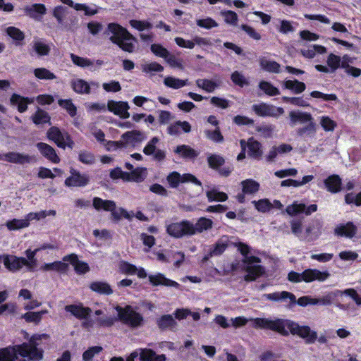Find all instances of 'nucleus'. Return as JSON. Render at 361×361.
<instances>
[{"label": "nucleus", "mask_w": 361, "mask_h": 361, "mask_svg": "<svg viewBox=\"0 0 361 361\" xmlns=\"http://www.w3.org/2000/svg\"><path fill=\"white\" fill-rule=\"evenodd\" d=\"M255 326L261 329L271 330L281 336H288L289 333L304 338L307 344L314 343L317 338L316 331L311 330L308 326H300L298 323L283 319H269L267 318H256Z\"/></svg>", "instance_id": "1"}, {"label": "nucleus", "mask_w": 361, "mask_h": 361, "mask_svg": "<svg viewBox=\"0 0 361 361\" xmlns=\"http://www.w3.org/2000/svg\"><path fill=\"white\" fill-rule=\"evenodd\" d=\"M49 338V336L47 334H35L27 343L0 348V361H27L25 359H19L18 355L28 357L31 361H40L43 358L44 350L39 348V341Z\"/></svg>", "instance_id": "2"}, {"label": "nucleus", "mask_w": 361, "mask_h": 361, "mask_svg": "<svg viewBox=\"0 0 361 361\" xmlns=\"http://www.w3.org/2000/svg\"><path fill=\"white\" fill-rule=\"evenodd\" d=\"M112 34L109 37L110 41L118 46L120 49L128 53L135 51V44L132 42H137V39L128 30L116 23H111L107 25L104 35Z\"/></svg>", "instance_id": "3"}, {"label": "nucleus", "mask_w": 361, "mask_h": 361, "mask_svg": "<svg viewBox=\"0 0 361 361\" xmlns=\"http://www.w3.org/2000/svg\"><path fill=\"white\" fill-rule=\"evenodd\" d=\"M263 298L274 302L286 301L288 300L289 306H293L295 304H298L299 306L305 307L307 305H310V296H302L297 300L295 295L293 293L286 290L281 292L266 293L264 294Z\"/></svg>", "instance_id": "4"}, {"label": "nucleus", "mask_w": 361, "mask_h": 361, "mask_svg": "<svg viewBox=\"0 0 361 361\" xmlns=\"http://www.w3.org/2000/svg\"><path fill=\"white\" fill-rule=\"evenodd\" d=\"M116 310L118 312V319L131 327L139 326L143 321L142 316L134 311L130 305H126L124 307L118 305Z\"/></svg>", "instance_id": "5"}, {"label": "nucleus", "mask_w": 361, "mask_h": 361, "mask_svg": "<svg viewBox=\"0 0 361 361\" xmlns=\"http://www.w3.org/2000/svg\"><path fill=\"white\" fill-rule=\"evenodd\" d=\"M166 233L174 238H181L184 236H192L194 232L192 223L188 220L171 223L166 226Z\"/></svg>", "instance_id": "6"}, {"label": "nucleus", "mask_w": 361, "mask_h": 361, "mask_svg": "<svg viewBox=\"0 0 361 361\" xmlns=\"http://www.w3.org/2000/svg\"><path fill=\"white\" fill-rule=\"evenodd\" d=\"M70 174L64 181V184L67 187L83 188L87 185L90 181L87 174L82 173L73 168H71Z\"/></svg>", "instance_id": "7"}, {"label": "nucleus", "mask_w": 361, "mask_h": 361, "mask_svg": "<svg viewBox=\"0 0 361 361\" xmlns=\"http://www.w3.org/2000/svg\"><path fill=\"white\" fill-rule=\"evenodd\" d=\"M252 109L255 114L262 117L270 116L277 118L284 113L282 107H276L264 102L252 105Z\"/></svg>", "instance_id": "8"}, {"label": "nucleus", "mask_w": 361, "mask_h": 361, "mask_svg": "<svg viewBox=\"0 0 361 361\" xmlns=\"http://www.w3.org/2000/svg\"><path fill=\"white\" fill-rule=\"evenodd\" d=\"M207 163L210 169L217 171L219 174L223 177H228L232 172L231 167L226 166L221 168L225 164V159L216 154H211L207 157Z\"/></svg>", "instance_id": "9"}, {"label": "nucleus", "mask_w": 361, "mask_h": 361, "mask_svg": "<svg viewBox=\"0 0 361 361\" xmlns=\"http://www.w3.org/2000/svg\"><path fill=\"white\" fill-rule=\"evenodd\" d=\"M0 160L21 165L37 161V159L35 156H30L16 152L0 154Z\"/></svg>", "instance_id": "10"}, {"label": "nucleus", "mask_w": 361, "mask_h": 361, "mask_svg": "<svg viewBox=\"0 0 361 361\" xmlns=\"http://www.w3.org/2000/svg\"><path fill=\"white\" fill-rule=\"evenodd\" d=\"M129 109L130 106L127 102L109 100L107 102V110L122 119L130 117Z\"/></svg>", "instance_id": "11"}, {"label": "nucleus", "mask_w": 361, "mask_h": 361, "mask_svg": "<svg viewBox=\"0 0 361 361\" xmlns=\"http://www.w3.org/2000/svg\"><path fill=\"white\" fill-rule=\"evenodd\" d=\"M2 259L5 267L11 272L19 271L27 263L26 258L11 255H3Z\"/></svg>", "instance_id": "12"}, {"label": "nucleus", "mask_w": 361, "mask_h": 361, "mask_svg": "<svg viewBox=\"0 0 361 361\" xmlns=\"http://www.w3.org/2000/svg\"><path fill=\"white\" fill-rule=\"evenodd\" d=\"M64 309L67 312H70L80 320L90 318L92 313V309L89 307H85L81 302L66 305Z\"/></svg>", "instance_id": "13"}, {"label": "nucleus", "mask_w": 361, "mask_h": 361, "mask_svg": "<svg viewBox=\"0 0 361 361\" xmlns=\"http://www.w3.org/2000/svg\"><path fill=\"white\" fill-rule=\"evenodd\" d=\"M63 262H68L73 266L76 274H85L90 271V267L87 262L79 260L78 257L75 253H71L63 257Z\"/></svg>", "instance_id": "14"}, {"label": "nucleus", "mask_w": 361, "mask_h": 361, "mask_svg": "<svg viewBox=\"0 0 361 361\" xmlns=\"http://www.w3.org/2000/svg\"><path fill=\"white\" fill-rule=\"evenodd\" d=\"M357 232V227L352 221L339 224L334 228V234L338 237L353 238Z\"/></svg>", "instance_id": "15"}, {"label": "nucleus", "mask_w": 361, "mask_h": 361, "mask_svg": "<svg viewBox=\"0 0 361 361\" xmlns=\"http://www.w3.org/2000/svg\"><path fill=\"white\" fill-rule=\"evenodd\" d=\"M148 278L149 283L153 286H164L176 288H180V284L178 282L166 278L164 274L161 273H157L154 275H149Z\"/></svg>", "instance_id": "16"}, {"label": "nucleus", "mask_w": 361, "mask_h": 361, "mask_svg": "<svg viewBox=\"0 0 361 361\" xmlns=\"http://www.w3.org/2000/svg\"><path fill=\"white\" fill-rule=\"evenodd\" d=\"M246 148H247V155L249 157L259 160L262 159L263 151L262 144L254 137H250L246 142Z\"/></svg>", "instance_id": "17"}, {"label": "nucleus", "mask_w": 361, "mask_h": 361, "mask_svg": "<svg viewBox=\"0 0 361 361\" xmlns=\"http://www.w3.org/2000/svg\"><path fill=\"white\" fill-rule=\"evenodd\" d=\"M36 146L41 154L47 159L54 164L60 162V158L54 147L45 142H38Z\"/></svg>", "instance_id": "18"}, {"label": "nucleus", "mask_w": 361, "mask_h": 361, "mask_svg": "<svg viewBox=\"0 0 361 361\" xmlns=\"http://www.w3.org/2000/svg\"><path fill=\"white\" fill-rule=\"evenodd\" d=\"M47 138L53 141L59 147L65 149L66 143L65 141L66 134L63 135L59 128L51 126L47 133Z\"/></svg>", "instance_id": "19"}, {"label": "nucleus", "mask_w": 361, "mask_h": 361, "mask_svg": "<svg viewBox=\"0 0 361 361\" xmlns=\"http://www.w3.org/2000/svg\"><path fill=\"white\" fill-rule=\"evenodd\" d=\"M10 102L11 105L17 106L20 113H23L27 111V105L33 102V99L13 93L10 98Z\"/></svg>", "instance_id": "20"}, {"label": "nucleus", "mask_w": 361, "mask_h": 361, "mask_svg": "<svg viewBox=\"0 0 361 361\" xmlns=\"http://www.w3.org/2000/svg\"><path fill=\"white\" fill-rule=\"evenodd\" d=\"M326 190L331 193H337L341 190L342 180L338 175L333 174L324 180Z\"/></svg>", "instance_id": "21"}, {"label": "nucleus", "mask_w": 361, "mask_h": 361, "mask_svg": "<svg viewBox=\"0 0 361 361\" xmlns=\"http://www.w3.org/2000/svg\"><path fill=\"white\" fill-rule=\"evenodd\" d=\"M247 274L244 276V280L247 282L254 281L259 276H262L265 269L262 265H247L245 268Z\"/></svg>", "instance_id": "22"}, {"label": "nucleus", "mask_w": 361, "mask_h": 361, "mask_svg": "<svg viewBox=\"0 0 361 361\" xmlns=\"http://www.w3.org/2000/svg\"><path fill=\"white\" fill-rule=\"evenodd\" d=\"M92 206L97 210L109 212L116 209V205L114 201L103 200L101 197H94L92 200Z\"/></svg>", "instance_id": "23"}, {"label": "nucleus", "mask_w": 361, "mask_h": 361, "mask_svg": "<svg viewBox=\"0 0 361 361\" xmlns=\"http://www.w3.org/2000/svg\"><path fill=\"white\" fill-rule=\"evenodd\" d=\"M91 290L104 295H110L113 293L111 286L105 281H93L89 285Z\"/></svg>", "instance_id": "24"}, {"label": "nucleus", "mask_w": 361, "mask_h": 361, "mask_svg": "<svg viewBox=\"0 0 361 361\" xmlns=\"http://www.w3.org/2000/svg\"><path fill=\"white\" fill-rule=\"evenodd\" d=\"M180 129L188 133L191 130V126L188 121H178L167 128V132L171 135H176L180 133Z\"/></svg>", "instance_id": "25"}, {"label": "nucleus", "mask_w": 361, "mask_h": 361, "mask_svg": "<svg viewBox=\"0 0 361 361\" xmlns=\"http://www.w3.org/2000/svg\"><path fill=\"white\" fill-rule=\"evenodd\" d=\"M68 267V264L62 260L55 261L51 263H45L41 266L40 270L43 271H56L59 273H66Z\"/></svg>", "instance_id": "26"}, {"label": "nucleus", "mask_w": 361, "mask_h": 361, "mask_svg": "<svg viewBox=\"0 0 361 361\" xmlns=\"http://www.w3.org/2000/svg\"><path fill=\"white\" fill-rule=\"evenodd\" d=\"M73 90L80 94H90L91 88L89 83L83 79H73L71 82Z\"/></svg>", "instance_id": "27"}, {"label": "nucleus", "mask_w": 361, "mask_h": 361, "mask_svg": "<svg viewBox=\"0 0 361 361\" xmlns=\"http://www.w3.org/2000/svg\"><path fill=\"white\" fill-rule=\"evenodd\" d=\"M26 15L33 19H37L38 15H44L47 13V8L43 4H33L31 6H27L24 8Z\"/></svg>", "instance_id": "28"}, {"label": "nucleus", "mask_w": 361, "mask_h": 361, "mask_svg": "<svg viewBox=\"0 0 361 361\" xmlns=\"http://www.w3.org/2000/svg\"><path fill=\"white\" fill-rule=\"evenodd\" d=\"M213 226V221L212 219L206 217H200L197 219L195 224H192L194 232L192 235L196 233H201L205 231L211 229Z\"/></svg>", "instance_id": "29"}, {"label": "nucleus", "mask_w": 361, "mask_h": 361, "mask_svg": "<svg viewBox=\"0 0 361 361\" xmlns=\"http://www.w3.org/2000/svg\"><path fill=\"white\" fill-rule=\"evenodd\" d=\"M240 185L242 186V192L247 195H253L257 192L260 188L259 183L252 178L243 180Z\"/></svg>", "instance_id": "30"}, {"label": "nucleus", "mask_w": 361, "mask_h": 361, "mask_svg": "<svg viewBox=\"0 0 361 361\" xmlns=\"http://www.w3.org/2000/svg\"><path fill=\"white\" fill-rule=\"evenodd\" d=\"M174 152L180 155L184 159H194L199 155V153L196 150L186 145L177 146Z\"/></svg>", "instance_id": "31"}, {"label": "nucleus", "mask_w": 361, "mask_h": 361, "mask_svg": "<svg viewBox=\"0 0 361 361\" xmlns=\"http://www.w3.org/2000/svg\"><path fill=\"white\" fill-rule=\"evenodd\" d=\"M259 65L262 69L269 73H281V65L275 61H269L265 57L259 59Z\"/></svg>", "instance_id": "32"}, {"label": "nucleus", "mask_w": 361, "mask_h": 361, "mask_svg": "<svg viewBox=\"0 0 361 361\" xmlns=\"http://www.w3.org/2000/svg\"><path fill=\"white\" fill-rule=\"evenodd\" d=\"M47 313V310H42L39 312H31L29 310L27 312L22 314L21 318L24 319L27 323H35V324H39L42 321V316Z\"/></svg>", "instance_id": "33"}, {"label": "nucleus", "mask_w": 361, "mask_h": 361, "mask_svg": "<svg viewBox=\"0 0 361 361\" xmlns=\"http://www.w3.org/2000/svg\"><path fill=\"white\" fill-rule=\"evenodd\" d=\"M157 324L161 331H165L175 327L176 322L171 315L164 314L157 319Z\"/></svg>", "instance_id": "34"}, {"label": "nucleus", "mask_w": 361, "mask_h": 361, "mask_svg": "<svg viewBox=\"0 0 361 361\" xmlns=\"http://www.w3.org/2000/svg\"><path fill=\"white\" fill-rule=\"evenodd\" d=\"M290 119L292 125L295 124L297 122L307 123L313 120V118L310 113L302 112V111H292L289 113Z\"/></svg>", "instance_id": "35"}, {"label": "nucleus", "mask_w": 361, "mask_h": 361, "mask_svg": "<svg viewBox=\"0 0 361 361\" xmlns=\"http://www.w3.org/2000/svg\"><path fill=\"white\" fill-rule=\"evenodd\" d=\"M283 87L285 89L290 90L295 94H300L306 89V85L298 80H288L283 82Z\"/></svg>", "instance_id": "36"}, {"label": "nucleus", "mask_w": 361, "mask_h": 361, "mask_svg": "<svg viewBox=\"0 0 361 361\" xmlns=\"http://www.w3.org/2000/svg\"><path fill=\"white\" fill-rule=\"evenodd\" d=\"M32 122L35 125L49 123L51 125V117L49 114L41 109H37L35 113L31 116Z\"/></svg>", "instance_id": "37"}, {"label": "nucleus", "mask_w": 361, "mask_h": 361, "mask_svg": "<svg viewBox=\"0 0 361 361\" xmlns=\"http://www.w3.org/2000/svg\"><path fill=\"white\" fill-rule=\"evenodd\" d=\"M206 196L207 197L208 202H225L228 200V196L224 192H220L215 188H213L210 190H207L206 192Z\"/></svg>", "instance_id": "38"}, {"label": "nucleus", "mask_w": 361, "mask_h": 361, "mask_svg": "<svg viewBox=\"0 0 361 361\" xmlns=\"http://www.w3.org/2000/svg\"><path fill=\"white\" fill-rule=\"evenodd\" d=\"M6 34L12 38L16 42V45H21L25 39V34L19 28L11 26L6 28Z\"/></svg>", "instance_id": "39"}, {"label": "nucleus", "mask_w": 361, "mask_h": 361, "mask_svg": "<svg viewBox=\"0 0 361 361\" xmlns=\"http://www.w3.org/2000/svg\"><path fill=\"white\" fill-rule=\"evenodd\" d=\"M58 104L61 108L66 110L71 117H74L77 114V107L73 104L72 99H59L58 100Z\"/></svg>", "instance_id": "40"}, {"label": "nucleus", "mask_w": 361, "mask_h": 361, "mask_svg": "<svg viewBox=\"0 0 361 361\" xmlns=\"http://www.w3.org/2000/svg\"><path fill=\"white\" fill-rule=\"evenodd\" d=\"M326 52V47L322 45H319V44L313 45L311 49L301 50V54L304 57H305L307 59H313L315 56L316 53L322 54Z\"/></svg>", "instance_id": "41"}, {"label": "nucleus", "mask_w": 361, "mask_h": 361, "mask_svg": "<svg viewBox=\"0 0 361 361\" xmlns=\"http://www.w3.org/2000/svg\"><path fill=\"white\" fill-rule=\"evenodd\" d=\"M121 137L126 142H140L145 139L143 133L139 130L127 131L124 133Z\"/></svg>", "instance_id": "42"}, {"label": "nucleus", "mask_w": 361, "mask_h": 361, "mask_svg": "<svg viewBox=\"0 0 361 361\" xmlns=\"http://www.w3.org/2000/svg\"><path fill=\"white\" fill-rule=\"evenodd\" d=\"M70 57L73 63L80 68H87L93 66L94 64V61L91 59L86 57L79 56L73 53L70 54Z\"/></svg>", "instance_id": "43"}, {"label": "nucleus", "mask_w": 361, "mask_h": 361, "mask_svg": "<svg viewBox=\"0 0 361 361\" xmlns=\"http://www.w3.org/2000/svg\"><path fill=\"white\" fill-rule=\"evenodd\" d=\"M188 80H181L171 76L165 78L164 84L172 89H179L187 85Z\"/></svg>", "instance_id": "44"}, {"label": "nucleus", "mask_w": 361, "mask_h": 361, "mask_svg": "<svg viewBox=\"0 0 361 361\" xmlns=\"http://www.w3.org/2000/svg\"><path fill=\"white\" fill-rule=\"evenodd\" d=\"M195 82L199 88L204 90L207 92H213L218 87L217 83L209 79H197Z\"/></svg>", "instance_id": "45"}, {"label": "nucleus", "mask_w": 361, "mask_h": 361, "mask_svg": "<svg viewBox=\"0 0 361 361\" xmlns=\"http://www.w3.org/2000/svg\"><path fill=\"white\" fill-rule=\"evenodd\" d=\"M30 225L27 220L13 219L12 220L7 221L6 226L9 231H16L21 228H27Z\"/></svg>", "instance_id": "46"}, {"label": "nucleus", "mask_w": 361, "mask_h": 361, "mask_svg": "<svg viewBox=\"0 0 361 361\" xmlns=\"http://www.w3.org/2000/svg\"><path fill=\"white\" fill-rule=\"evenodd\" d=\"M78 159L80 162L86 165H92L96 161L94 154L87 150H80L78 152Z\"/></svg>", "instance_id": "47"}, {"label": "nucleus", "mask_w": 361, "mask_h": 361, "mask_svg": "<svg viewBox=\"0 0 361 361\" xmlns=\"http://www.w3.org/2000/svg\"><path fill=\"white\" fill-rule=\"evenodd\" d=\"M259 87L269 96H276L280 94L279 90L267 81H261Z\"/></svg>", "instance_id": "48"}, {"label": "nucleus", "mask_w": 361, "mask_h": 361, "mask_svg": "<svg viewBox=\"0 0 361 361\" xmlns=\"http://www.w3.org/2000/svg\"><path fill=\"white\" fill-rule=\"evenodd\" d=\"M137 267L127 261H121L119 263V271L126 275H135Z\"/></svg>", "instance_id": "49"}, {"label": "nucleus", "mask_w": 361, "mask_h": 361, "mask_svg": "<svg viewBox=\"0 0 361 361\" xmlns=\"http://www.w3.org/2000/svg\"><path fill=\"white\" fill-rule=\"evenodd\" d=\"M35 76L39 80H54L56 78L54 73L46 68H37L34 70Z\"/></svg>", "instance_id": "50"}, {"label": "nucleus", "mask_w": 361, "mask_h": 361, "mask_svg": "<svg viewBox=\"0 0 361 361\" xmlns=\"http://www.w3.org/2000/svg\"><path fill=\"white\" fill-rule=\"evenodd\" d=\"M204 134L208 139L216 143H221L224 140L219 127L216 128L213 130H204Z\"/></svg>", "instance_id": "51"}, {"label": "nucleus", "mask_w": 361, "mask_h": 361, "mask_svg": "<svg viewBox=\"0 0 361 361\" xmlns=\"http://www.w3.org/2000/svg\"><path fill=\"white\" fill-rule=\"evenodd\" d=\"M308 124L302 128H299L297 130V135L300 137H302L305 135H312L316 133V123L313 120L307 122Z\"/></svg>", "instance_id": "52"}, {"label": "nucleus", "mask_w": 361, "mask_h": 361, "mask_svg": "<svg viewBox=\"0 0 361 361\" xmlns=\"http://www.w3.org/2000/svg\"><path fill=\"white\" fill-rule=\"evenodd\" d=\"M132 182L141 183L147 177V169L145 167H137L131 171Z\"/></svg>", "instance_id": "53"}, {"label": "nucleus", "mask_w": 361, "mask_h": 361, "mask_svg": "<svg viewBox=\"0 0 361 361\" xmlns=\"http://www.w3.org/2000/svg\"><path fill=\"white\" fill-rule=\"evenodd\" d=\"M343 293L341 290H336L334 292H329L322 298H319V305L327 306L331 305L334 299L339 296L342 295Z\"/></svg>", "instance_id": "54"}, {"label": "nucleus", "mask_w": 361, "mask_h": 361, "mask_svg": "<svg viewBox=\"0 0 361 361\" xmlns=\"http://www.w3.org/2000/svg\"><path fill=\"white\" fill-rule=\"evenodd\" d=\"M255 204V209L260 212L265 213L271 210L272 204L268 199H261L258 201H252Z\"/></svg>", "instance_id": "55"}, {"label": "nucleus", "mask_w": 361, "mask_h": 361, "mask_svg": "<svg viewBox=\"0 0 361 361\" xmlns=\"http://www.w3.org/2000/svg\"><path fill=\"white\" fill-rule=\"evenodd\" d=\"M151 51L158 57L166 59L169 55V51L161 44L154 43L150 47Z\"/></svg>", "instance_id": "56"}, {"label": "nucleus", "mask_w": 361, "mask_h": 361, "mask_svg": "<svg viewBox=\"0 0 361 361\" xmlns=\"http://www.w3.org/2000/svg\"><path fill=\"white\" fill-rule=\"evenodd\" d=\"M231 79L235 85L240 87H243L244 86L249 85V82L245 77L237 71L232 73Z\"/></svg>", "instance_id": "57"}, {"label": "nucleus", "mask_w": 361, "mask_h": 361, "mask_svg": "<svg viewBox=\"0 0 361 361\" xmlns=\"http://www.w3.org/2000/svg\"><path fill=\"white\" fill-rule=\"evenodd\" d=\"M103 348L101 346L90 347L82 353L83 361H92L95 355L101 353Z\"/></svg>", "instance_id": "58"}, {"label": "nucleus", "mask_w": 361, "mask_h": 361, "mask_svg": "<svg viewBox=\"0 0 361 361\" xmlns=\"http://www.w3.org/2000/svg\"><path fill=\"white\" fill-rule=\"evenodd\" d=\"M142 71L145 73H149L152 72L159 73L164 71V67L159 63L154 61L142 65Z\"/></svg>", "instance_id": "59"}, {"label": "nucleus", "mask_w": 361, "mask_h": 361, "mask_svg": "<svg viewBox=\"0 0 361 361\" xmlns=\"http://www.w3.org/2000/svg\"><path fill=\"white\" fill-rule=\"evenodd\" d=\"M166 180L171 188H176L181 183V175L177 171H173L167 176Z\"/></svg>", "instance_id": "60"}, {"label": "nucleus", "mask_w": 361, "mask_h": 361, "mask_svg": "<svg viewBox=\"0 0 361 361\" xmlns=\"http://www.w3.org/2000/svg\"><path fill=\"white\" fill-rule=\"evenodd\" d=\"M130 25L138 31H143L146 29H151L152 27V23L145 20H130Z\"/></svg>", "instance_id": "61"}, {"label": "nucleus", "mask_w": 361, "mask_h": 361, "mask_svg": "<svg viewBox=\"0 0 361 361\" xmlns=\"http://www.w3.org/2000/svg\"><path fill=\"white\" fill-rule=\"evenodd\" d=\"M320 124L325 131H334L336 127V123L327 116H322Z\"/></svg>", "instance_id": "62"}, {"label": "nucleus", "mask_w": 361, "mask_h": 361, "mask_svg": "<svg viewBox=\"0 0 361 361\" xmlns=\"http://www.w3.org/2000/svg\"><path fill=\"white\" fill-rule=\"evenodd\" d=\"M196 24L197 26L205 29H211L218 26V23L216 22V20L210 17L197 20Z\"/></svg>", "instance_id": "63"}, {"label": "nucleus", "mask_w": 361, "mask_h": 361, "mask_svg": "<svg viewBox=\"0 0 361 361\" xmlns=\"http://www.w3.org/2000/svg\"><path fill=\"white\" fill-rule=\"evenodd\" d=\"M345 202L348 204H354L357 207L361 206V192L356 195L353 192L347 193L345 195Z\"/></svg>", "instance_id": "64"}]
</instances>
